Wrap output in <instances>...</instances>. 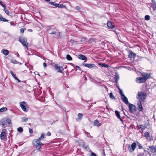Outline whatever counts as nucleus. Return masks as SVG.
<instances>
[{
    "instance_id": "1",
    "label": "nucleus",
    "mask_w": 156,
    "mask_h": 156,
    "mask_svg": "<svg viewBox=\"0 0 156 156\" xmlns=\"http://www.w3.org/2000/svg\"><path fill=\"white\" fill-rule=\"evenodd\" d=\"M42 139L41 137H40L38 139L34 140L32 142L33 145L38 150H39L41 146L44 144L40 141Z\"/></svg>"
},
{
    "instance_id": "2",
    "label": "nucleus",
    "mask_w": 156,
    "mask_h": 156,
    "mask_svg": "<svg viewBox=\"0 0 156 156\" xmlns=\"http://www.w3.org/2000/svg\"><path fill=\"white\" fill-rule=\"evenodd\" d=\"M147 151L150 156H156V148L154 146L150 147Z\"/></svg>"
},
{
    "instance_id": "3",
    "label": "nucleus",
    "mask_w": 156,
    "mask_h": 156,
    "mask_svg": "<svg viewBox=\"0 0 156 156\" xmlns=\"http://www.w3.org/2000/svg\"><path fill=\"white\" fill-rule=\"evenodd\" d=\"M11 122V121L9 119H2L0 121V124L2 126L5 127V126H9Z\"/></svg>"
},
{
    "instance_id": "4",
    "label": "nucleus",
    "mask_w": 156,
    "mask_h": 156,
    "mask_svg": "<svg viewBox=\"0 0 156 156\" xmlns=\"http://www.w3.org/2000/svg\"><path fill=\"white\" fill-rule=\"evenodd\" d=\"M146 94L144 92H138V97L137 98L139 99V100L141 101H144L146 98Z\"/></svg>"
},
{
    "instance_id": "5",
    "label": "nucleus",
    "mask_w": 156,
    "mask_h": 156,
    "mask_svg": "<svg viewBox=\"0 0 156 156\" xmlns=\"http://www.w3.org/2000/svg\"><path fill=\"white\" fill-rule=\"evenodd\" d=\"M19 41L22 43L23 46H25L27 48L28 44L27 43V40L25 38L22 37H20Z\"/></svg>"
},
{
    "instance_id": "6",
    "label": "nucleus",
    "mask_w": 156,
    "mask_h": 156,
    "mask_svg": "<svg viewBox=\"0 0 156 156\" xmlns=\"http://www.w3.org/2000/svg\"><path fill=\"white\" fill-rule=\"evenodd\" d=\"M146 80V75L143 76V77H138L136 79V81L139 83L144 82Z\"/></svg>"
},
{
    "instance_id": "7",
    "label": "nucleus",
    "mask_w": 156,
    "mask_h": 156,
    "mask_svg": "<svg viewBox=\"0 0 156 156\" xmlns=\"http://www.w3.org/2000/svg\"><path fill=\"white\" fill-rule=\"evenodd\" d=\"M136 143L135 142L133 143L131 145H129L128 149L130 152H133L136 147Z\"/></svg>"
},
{
    "instance_id": "8",
    "label": "nucleus",
    "mask_w": 156,
    "mask_h": 156,
    "mask_svg": "<svg viewBox=\"0 0 156 156\" xmlns=\"http://www.w3.org/2000/svg\"><path fill=\"white\" fill-rule=\"evenodd\" d=\"M129 108L130 112L132 113H134L136 110V107L135 105L130 103L129 104Z\"/></svg>"
},
{
    "instance_id": "9",
    "label": "nucleus",
    "mask_w": 156,
    "mask_h": 156,
    "mask_svg": "<svg viewBox=\"0 0 156 156\" xmlns=\"http://www.w3.org/2000/svg\"><path fill=\"white\" fill-rule=\"evenodd\" d=\"M53 66L55 67V70H57L58 72L62 73V71L63 70V67L58 66L56 64H54Z\"/></svg>"
},
{
    "instance_id": "10",
    "label": "nucleus",
    "mask_w": 156,
    "mask_h": 156,
    "mask_svg": "<svg viewBox=\"0 0 156 156\" xmlns=\"http://www.w3.org/2000/svg\"><path fill=\"white\" fill-rule=\"evenodd\" d=\"M26 102L23 101L20 102V107L25 112H27L28 111V109L26 108V106L23 105V104H26Z\"/></svg>"
},
{
    "instance_id": "11",
    "label": "nucleus",
    "mask_w": 156,
    "mask_h": 156,
    "mask_svg": "<svg viewBox=\"0 0 156 156\" xmlns=\"http://www.w3.org/2000/svg\"><path fill=\"white\" fill-rule=\"evenodd\" d=\"M82 65L83 66L89 68H94L95 69L96 68V66L94 64L83 63Z\"/></svg>"
},
{
    "instance_id": "12",
    "label": "nucleus",
    "mask_w": 156,
    "mask_h": 156,
    "mask_svg": "<svg viewBox=\"0 0 156 156\" xmlns=\"http://www.w3.org/2000/svg\"><path fill=\"white\" fill-rule=\"evenodd\" d=\"M152 3L151 7L153 9V10L155 11L156 10V3L155 1L151 0Z\"/></svg>"
},
{
    "instance_id": "13",
    "label": "nucleus",
    "mask_w": 156,
    "mask_h": 156,
    "mask_svg": "<svg viewBox=\"0 0 156 156\" xmlns=\"http://www.w3.org/2000/svg\"><path fill=\"white\" fill-rule=\"evenodd\" d=\"M121 98L122 101L125 103L126 104L128 105L129 104L127 98L125 95H124Z\"/></svg>"
},
{
    "instance_id": "14",
    "label": "nucleus",
    "mask_w": 156,
    "mask_h": 156,
    "mask_svg": "<svg viewBox=\"0 0 156 156\" xmlns=\"http://www.w3.org/2000/svg\"><path fill=\"white\" fill-rule=\"evenodd\" d=\"M137 105L138 110L140 111H141L142 109V106L141 102L139 100V101L137 102Z\"/></svg>"
},
{
    "instance_id": "15",
    "label": "nucleus",
    "mask_w": 156,
    "mask_h": 156,
    "mask_svg": "<svg viewBox=\"0 0 156 156\" xmlns=\"http://www.w3.org/2000/svg\"><path fill=\"white\" fill-rule=\"evenodd\" d=\"M107 25L109 28L112 29L115 27L114 25L111 22H108L107 23Z\"/></svg>"
},
{
    "instance_id": "16",
    "label": "nucleus",
    "mask_w": 156,
    "mask_h": 156,
    "mask_svg": "<svg viewBox=\"0 0 156 156\" xmlns=\"http://www.w3.org/2000/svg\"><path fill=\"white\" fill-rule=\"evenodd\" d=\"M78 58L80 59L83 60H86L87 58L84 55H79L78 56Z\"/></svg>"
},
{
    "instance_id": "17",
    "label": "nucleus",
    "mask_w": 156,
    "mask_h": 156,
    "mask_svg": "<svg viewBox=\"0 0 156 156\" xmlns=\"http://www.w3.org/2000/svg\"><path fill=\"white\" fill-rule=\"evenodd\" d=\"M136 55L135 53H133L132 51H131L128 55V57L130 58H134L136 57Z\"/></svg>"
},
{
    "instance_id": "18",
    "label": "nucleus",
    "mask_w": 156,
    "mask_h": 156,
    "mask_svg": "<svg viewBox=\"0 0 156 156\" xmlns=\"http://www.w3.org/2000/svg\"><path fill=\"white\" fill-rule=\"evenodd\" d=\"M6 133L5 131H2L0 134V137L1 140H4L6 136Z\"/></svg>"
},
{
    "instance_id": "19",
    "label": "nucleus",
    "mask_w": 156,
    "mask_h": 156,
    "mask_svg": "<svg viewBox=\"0 0 156 156\" xmlns=\"http://www.w3.org/2000/svg\"><path fill=\"white\" fill-rule=\"evenodd\" d=\"M151 73H147V81H148V79H149L151 77V82L153 83L154 82V80L152 77H151Z\"/></svg>"
},
{
    "instance_id": "20",
    "label": "nucleus",
    "mask_w": 156,
    "mask_h": 156,
    "mask_svg": "<svg viewBox=\"0 0 156 156\" xmlns=\"http://www.w3.org/2000/svg\"><path fill=\"white\" fill-rule=\"evenodd\" d=\"M147 140H152L153 137L151 135H150L149 133L147 132Z\"/></svg>"
},
{
    "instance_id": "21",
    "label": "nucleus",
    "mask_w": 156,
    "mask_h": 156,
    "mask_svg": "<svg viewBox=\"0 0 156 156\" xmlns=\"http://www.w3.org/2000/svg\"><path fill=\"white\" fill-rule=\"evenodd\" d=\"M77 116V120L80 121L81 120L83 117V115L82 113H79L78 114Z\"/></svg>"
},
{
    "instance_id": "22",
    "label": "nucleus",
    "mask_w": 156,
    "mask_h": 156,
    "mask_svg": "<svg viewBox=\"0 0 156 156\" xmlns=\"http://www.w3.org/2000/svg\"><path fill=\"white\" fill-rule=\"evenodd\" d=\"M56 7H58V8H63L66 9V5H64L63 4H56Z\"/></svg>"
},
{
    "instance_id": "23",
    "label": "nucleus",
    "mask_w": 156,
    "mask_h": 156,
    "mask_svg": "<svg viewBox=\"0 0 156 156\" xmlns=\"http://www.w3.org/2000/svg\"><path fill=\"white\" fill-rule=\"evenodd\" d=\"M2 52L5 55H7L9 53V51L5 49H2Z\"/></svg>"
},
{
    "instance_id": "24",
    "label": "nucleus",
    "mask_w": 156,
    "mask_h": 156,
    "mask_svg": "<svg viewBox=\"0 0 156 156\" xmlns=\"http://www.w3.org/2000/svg\"><path fill=\"white\" fill-rule=\"evenodd\" d=\"M94 125L97 126H100L101 125V124L99 123L98 120H97L94 121Z\"/></svg>"
},
{
    "instance_id": "25",
    "label": "nucleus",
    "mask_w": 156,
    "mask_h": 156,
    "mask_svg": "<svg viewBox=\"0 0 156 156\" xmlns=\"http://www.w3.org/2000/svg\"><path fill=\"white\" fill-rule=\"evenodd\" d=\"M119 79V75L117 73H116L115 76L114 77L115 82L117 83L118 82V80Z\"/></svg>"
},
{
    "instance_id": "26",
    "label": "nucleus",
    "mask_w": 156,
    "mask_h": 156,
    "mask_svg": "<svg viewBox=\"0 0 156 156\" xmlns=\"http://www.w3.org/2000/svg\"><path fill=\"white\" fill-rule=\"evenodd\" d=\"M50 34H54L55 35H57L58 37L60 35L59 33L58 32L56 31H52L51 32L49 33Z\"/></svg>"
},
{
    "instance_id": "27",
    "label": "nucleus",
    "mask_w": 156,
    "mask_h": 156,
    "mask_svg": "<svg viewBox=\"0 0 156 156\" xmlns=\"http://www.w3.org/2000/svg\"><path fill=\"white\" fill-rule=\"evenodd\" d=\"M99 65L102 67H104L105 68H108L109 67L108 65V64H106L105 63H99Z\"/></svg>"
},
{
    "instance_id": "28",
    "label": "nucleus",
    "mask_w": 156,
    "mask_h": 156,
    "mask_svg": "<svg viewBox=\"0 0 156 156\" xmlns=\"http://www.w3.org/2000/svg\"><path fill=\"white\" fill-rule=\"evenodd\" d=\"M136 143L137 145V146L139 147V148L140 149H143V150L144 151V152L145 150L143 148V147L141 145L137 142H136Z\"/></svg>"
},
{
    "instance_id": "29",
    "label": "nucleus",
    "mask_w": 156,
    "mask_h": 156,
    "mask_svg": "<svg viewBox=\"0 0 156 156\" xmlns=\"http://www.w3.org/2000/svg\"><path fill=\"white\" fill-rule=\"evenodd\" d=\"M0 20L4 22H8V21L7 20L5 19L4 18L2 17V16L1 15H0Z\"/></svg>"
},
{
    "instance_id": "30",
    "label": "nucleus",
    "mask_w": 156,
    "mask_h": 156,
    "mask_svg": "<svg viewBox=\"0 0 156 156\" xmlns=\"http://www.w3.org/2000/svg\"><path fill=\"white\" fill-rule=\"evenodd\" d=\"M115 115H116V116H117V118L118 119L120 118V115L119 114V112L118 111L116 110L115 111Z\"/></svg>"
},
{
    "instance_id": "31",
    "label": "nucleus",
    "mask_w": 156,
    "mask_h": 156,
    "mask_svg": "<svg viewBox=\"0 0 156 156\" xmlns=\"http://www.w3.org/2000/svg\"><path fill=\"white\" fill-rule=\"evenodd\" d=\"M109 97L112 99H115V97L114 95H113L112 93L111 92L109 94Z\"/></svg>"
},
{
    "instance_id": "32",
    "label": "nucleus",
    "mask_w": 156,
    "mask_h": 156,
    "mask_svg": "<svg viewBox=\"0 0 156 156\" xmlns=\"http://www.w3.org/2000/svg\"><path fill=\"white\" fill-rule=\"evenodd\" d=\"M66 59L68 60H72V57L69 55H67L66 57Z\"/></svg>"
},
{
    "instance_id": "33",
    "label": "nucleus",
    "mask_w": 156,
    "mask_h": 156,
    "mask_svg": "<svg viewBox=\"0 0 156 156\" xmlns=\"http://www.w3.org/2000/svg\"><path fill=\"white\" fill-rule=\"evenodd\" d=\"M7 108L5 107H3L1 108L0 109V112H3L4 111H5L7 110Z\"/></svg>"
},
{
    "instance_id": "34",
    "label": "nucleus",
    "mask_w": 156,
    "mask_h": 156,
    "mask_svg": "<svg viewBox=\"0 0 156 156\" xmlns=\"http://www.w3.org/2000/svg\"><path fill=\"white\" fill-rule=\"evenodd\" d=\"M28 119L26 117H22V121L23 122H27Z\"/></svg>"
},
{
    "instance_id": "35",
    "label": "nucleus",
    "mask_w": 156,
    "mask_h": 156,
    "mask_svg": "<svg viewBox=\"0 0 156 156\" xmlns=\"http://www.w3.org/2000/svg\"><path fill=\"white\" fill-rule=\"evenodd\" d=\"M140 127L142 130L145 129L146 128V126L144 125H140Z\"/></svg>"
},
{
    "instance_id": "36",
    "label": "nucleus",
    "mask_w": 156,
    "mask_h": 156,
    "mask_svg": "<svg viewBox=\"0 0 156 156\" xmlns=\"http://www.w3.org/2000/svg\"><path fill=\"white\" fill-rule=\"evenodd\" d=\"M17 130L18 132H23V130L22 128L21 127L18 128H17Z\"/></svg>"
},
{
    "instance_id": "37",
    "label": "nucleus",
    "mask_w": 156,
    "mask_h": 156,
    "mask_svg": "<svg viewBox=\"0 0 156 156\" xmlns=\"http://www.w3.org/2000/svg\"><path fill=\"white\" fill-rule=\"evenodd\" d=\"M138 156H146V154L145 153H140L138 155Z\"/></svg>"
},
{
    "instance_id": "38",
    "label": "nucleus",
    "mask_w": 156,
    "mask_h": 156,
    "mask_svg": "<svg viewBox=\"0 0 156 156\" xmlns=\"http://www.w3.org/2000/svg\"><path fill=\"white\" fill-rule=\"evenodd\" d=\"M49 3L51 5H54V6H55L56 7V4H57V3H55V2H49Z\"/></svg>"
},
{
    "instance_id": "39",
    "label": "nucleus",
    "mask_w": 156,
    "mask_h": 156,
    "mask_svg": "<svg viewBox=\"0 0 156 156\" xmlns=\"http://www.w3.org/2000/svg\"><path fill=\"white\" fill-rule=\"evenodd\" d=\"M54 28L53 27L48 26L47 27V30H52L54 29Z\"/></svg>"
},
{
    "instance_id": "40",
    "label": "nucleus",
    "mask_w": 156,
    "mask_h": 156,
    "mask_svg": "<svg viewBox=\"0 0 156 156\" xmlns=\"http://www.w3.org/2000/svg\"><path fill=\"white\" fill-rule=\"evenodd\" d=\"M119 92L121 95V97H122L123 96L125 95L123 93L122 91L121 90L119 89Z\"/></svg>"
},
{
    "instance_id": "41",
    "label": "nucleus",
    "mask_w": 156,
    "mask_h": 156,
    "mask_svg": "<svg viewBox=\"0 0 156 156\" xmlns=\"http://www.w3.org/2000/svg\"><path fill=\"white\" fill-rule=\"evenodd\" d=\"M11 62L15 64H16L18 63V62L16 60H12L11 61Z\"/></svg>"
},
{
    "instance_id": "42",
    "label": "nucleus",
    "mask_w": 156,
    "mask_h": 156,
    "mask_svg": "<svg viewBox=\"0 0 156 156\" xmlns=\"http://www.w3.org/2000/svg\"><path fill=\"white\" fill-rule=\"evenodd\" d=\"M13 77L18 81V83L20 82V81L17 77H16L15 75V76H13Z\"/></svg>"
},
{
    "instance_id": "43",
    "label": "nucleus",
    "mask_w": 156,
    "mask_h": 156,
    "mask_svg": "<svg viewBox=\"0 0 156 156\" xmlns=\"http://www.w3.org/2000/svg\"><path fill=\"white\" fill-rule=\"evenodd\" d=\"M4 10L6 14H8L9 13V11L5 8L4 9Z\"/></svg>"
},
{
    "instance_id": "44",
    "label": "nucleus",
    "mask_w": 156,
    "mask_h": 156,
    "mask_svg": "<svg viewBox=\"0 0 156 156\" xmlns=\"http://www.w3.org/2000/svg\"><path fill=\"white\" fill-rule=\"evenodd\" d=\"M29 132L30 133L32 134L33 133V131L32 130V129L30 128H29Z\"/></svg>"
},
{
    "instance_id": "45",
    "label": "nucleus",
    "mask_w": 156,
    "mask_h": 156,
    "mask_svg": "<svg viewBox=\"0 0 156 156\" xmlns=\"http://www.w3.org/2000/svg\"><path fill=\"white\" fill-rule=\"evenodd\" d=\"M90 156H96V154L94 152H92L90 155Z\"/></svg>"
},
{
    "instance_id": "46",
    "label": "nucleus",
    "mask_w": 156,
    "mask_h": 156,
    "mask_svg": "<svg viewBox=\"0 0 156 156\" xmlns=\"http://www.w3.org/2000/svg\"><path fill=\"white\" fill-rule=\"evenodd\" d=\"M10 73L12 74V75L13 77L15 76V75L14 74V73L12 71H10Z\"/></svg>"
},
{
    "instance_id": "47",
    "label": "nucleus",
    "mask_w": 156,
    "mask_h": 156,
    "mask_svg": "<svg viewBox=\"0 0 156 156\" xmlns=\"http://www.w3.org/2000/svg\"><path fill=\"white\" fill-rule=\"evenodd\" d=\"M47 135L48 136H51V133L49 132V131H48L47 133Z\"/></svg>"
},
{
    "instance_id": "48",
    "label": "nucleus",
    "mask_w": 156,
    "mask_h": 156,
    "mask_svg": "<svg viewBox=\"0 0 156 156\" xmlns=\"http://www.w3.org/2000/svg\"><path fill=\"white\" fill-rule=\"evenodd\" d=\"M44 134H41V135L40 137L42 139H43L44 138Z\"/></svg>"
},
{
    "instance_id": "49",
    "label": "nucleus",
    "mask_w": 156,
    "mask_h": 156,
    "mask_svg": "<svg viewBox=\"0 0 156 156\" xmlns=\"http://www.w3.org/2000/svg\"><path fill=\"white\" fill-rule=\"evenodd\" d=\"M20 31L21 33H23L24 32V29L23 28L21 29Z\"/></svg>"
},
{
    "instance_id": "50",
    "label": "nucleus",
    "mask_w": 156,
    "mask_h": 156,
    "mask_svg": "<svg viewBox=\"0 0 156 156\" xmlns=\"http://www.w3.org/2000/svg\"><path fill=\"white\" fill-rule=\"evenodd\" d=\"M1 5V6H2L4 8H5L6 7V6H5V5L2 3Z\"/></svg>"
},
{
    "instance_id": "51",
    "label": "nucleus",
    "mask_w": 156,
    "mask_h": 156,
    "mask_svg": "<svg viewBox=\"0 0 156 156\" xmlns=\"http://www.w3.org/2000/svg\"><path fill=\"white\" fill-rule=\"evenodd\" d=\"M150 16L148 15H147V20H149L150 19Z\"/></svg>"
},
{
    "instance_id": "52",
    "label": "nucleus",
    "mask_w": 156,
    "mask_h": 156,
    "mask_svg": "<svg viewBox=\"0 0 156 156\" xmlns=\"http://www.w3.org/2000/svg\"><path fill=\"white\" fill-rule=\"evenodd\" d=\"M118 119H120V121L122 122V123H123V121L122 119L121 118V117H120V118H118Z\"/></svg>"
},
{
    "instance_id": "53",
    "label": "nucleus",
    "mask_w": 156,
    "mask_h": 156,
    "mask_svg": "<svg viewBox=\"0 0 156 156\" xmlns=\"http://www.w3.org/2000/svg\"><path fill=\"white\" fill-rule=\"evenodd\" d=\"M43 66L44 67H46L47 66V64L45 63L44 62L43 63Z\"/></svg>"
},
{
    "instance_id": "54",
    "label": "nucleus",
    "mask_w": 156,
    "mask_h": 156,
    "mask_svg": "<svg viewBox=\"0 0 156 156\" xmlns=\"http://www.w3.org/2000/svg\"><path fill=\"white\" fill-rule=\"evenodd\" d=\"M69 42H70V43H71L73 44V42H74V40H73L71 39L69 41Z\"/></svg>"
},
{
    "instance_id": "55",
    "label": "nucleus",
    "mask_w": 156,
    "mask_h": 156,
    "mask_svg": "<svg viewBox=\"0 0 156 156\" xmlns=\"http://www.w3.org/2000/svg\"><path fill=\"white\" fill-rule=\"evenodd\" d=\"M10 24L11 25H13L14 26H15V25L14 24V23L13 22H10Z\"/></svg>"
},
{
    "instance_id": "56",
    "label": "nucleus",
    "mask_w": 156,
    "mask_h": 156,
    "mask_svg": "<svg viewBox=\"0 0 156 156\" xmlns=\"http://www.w3.org/2000/svg\"><path fill=\"white\" fill-rule=\"evenodd\" d=\"M76 9L77 10H79L80 9V7L78 6H76Z\"/></svg>"
},
{
    "instance_id": "57",
    "label": "nucleus",
    "mask_w": 156,
    "mask_h": 156,
    "mask_svg": "<svg viewBox=\"0 0 156 156\" xmlns=\"http://www.w3.org/2000/svg\"><path fill=\"white\" fill-rule=\"evenodd\" d=\"M76 67L77 68H78L80 70H81V68L80 67L78 66H76Z\"/></svg>"
},
{
    "instance_id": "58",
    "label": "nucleus",
    "mask_w": 156,
    "mask_h": 156,
    "mask_svg": "<svg viewBox=\"0 0 156 156\" xmlns=\"http://www.w3.org/2000/svg\"><path fill=\"white\" fill-rule=\"evenodd\" d=\"M113 31L115 33V34H117L118 32L116 31V29H115L114 30H113Z\"/></svg>"
},
{
    "instance_id": "59",
    "label": "nucleus",
    "mask_w": 156,
    "mask_h": 156,
    "mask_svg": "<svg viewBox=\"0 0 156 156\" xmlns=\"http://www.w3.org/2000/svg\"><path fill=\"white\" fill-rule=\"evenodd\" d=\"M16 55H17L18 57H19L20 56L19 54L17 52V53Z\"/></svg>"
},
{
    "instance_id": "60",
    "label": "nucleus",
    "mask_w": 156,
    "mask_h": 156,
    "mask_svg": "<svg viewBox=\"0 0 156 156\" xmlns=\"http://www.w3.org/2000/svg\"><path fill=\"white\" fill-rule=\"evenodd\" d=\"M86 134H87V135H89V133H88V132H86Z\"/></svg>"
},
{
    "instance_id": "61",
    "label": "nucleus",
    "mask_w": 156,
    "mask_h": 156,
    "mask_svg": "<svg viewBox=\"0 0 156 156\" xmlns=\"http://www.w3.org/2000/svg\"><path fill=\"white\" fill-rule=\"evenodd\" d=\"M144 136L146 137V132L144 133Z\"/></svg>"
},
{
    "instance_id": "62",
    "label": "nucleus",
    "mask_w": 156,
    "mask_h": 156,
    "mask_svg": "<svg viewBox=\"0 0 156 156\" xmlns=\"http://www.w3.org/2000/svg\"><path fill=\"white\" fill-rule=\"evenodd\" d=\"M146 18H147V17H146V15H145V17H144V19H145V20H146Z\"/></svg>"
},
{
    "instance_id": "63",
    "label": "nucleus",
    "mask_w": 156,
    "mask_h": 156,
    "mask_svg": "<svg viewBox=\"0 0 156 156\" xmlns=\"http://www.w3.org/2000/svg\"><path fill=\"white\" fill-rule=\"evenodd\" d=\"M28 30H29V31L30 32L32 31V30L31 29H29Z\"/></svg>"
},
{
    "instance_id": "64",
    "label": "nucleus",
    "mask_w": 156,
    "mask_h": 156,
    "mask_svg": "<svg viewBox=\"0 0 156 156\" xmlns=\"http://www.w3.org/2000/svg\"><path fill=\"white\" fill-rule=\"evenodd\" d=\"M2 3V2L0 0V4L1 5Z\"/></svg>"
}]
</instances>
